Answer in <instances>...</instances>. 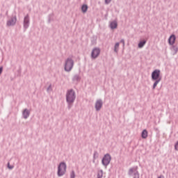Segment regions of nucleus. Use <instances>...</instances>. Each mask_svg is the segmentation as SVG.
Segmentation results:
<instances>
[{
	"label": "nucleus",
	"instance_id": "nucleus-2",
	"mask_svg": "<svg viewBox=\"0 0 178 178\" xmlns=\"http://www.w3.org/2000/svg\"><path fill=\"white\" fill-rule=\"evenodd\" d=\"M66 99L68 104H73V102H74V99H76V95L73 90H69L67 92Z\"/></svg>",
	"mask_w": 178,
	"mask_h": 178
},
{
	"label": "nucleus",
	"instance_id": "nucleus-25",
	"mask_svg": "<svg viewBox=\"0 0 178 178\" xmlns=\"http://www.w3.org/2000/svg\"><path fill=\"white\" fill-rule=\"evenodd\" d=\"M121 42L124 45V40H122Z\"/></svg>",
	"mask_w": 178,
	"mask_h": 178
},
{
	"label": "nucleus",
	"instance_id": "nucleus-15",
	"mask_svg": "<svg viewBox=\"0 0 178 178\" xmlns=\"http://www.w3.org/2000/svg\"><path fill=\"white\" fill-rule=\"evenodd\" d=\"M146 42H147V41H145V40L140 41L138 44V48H143V47H144V45H145Z\"/></svg>",
	"mask_w": 178,
	"mask_h": 178
},
{
	"label": "nucleus",
	"instance_id": "nucleus-11",
	"mask_svg": "<svg viewBox=\"0 0 178 178\" xmlns=\"http://www.w3.org/2000/svg\"><path fill=\"white\" fill-rule=\"evenodd\" d=\"M110 27L111 29H116L118 27V22L116 21H113L110 23Z\"/></svg>",
	"mask_w": 178,
	"mask_h": 178
},
{
	"label": "nucleus",
	"instance_id": "nucleus-24",
	"mask_svg": "<svg viewBox=\"0 0 178 178\" xmlns=\"http://www.w3.org/2000/svg\"><path fill=\"white\" fill-rule=\"evenodd\" d=\"M158 178H165V177H163V175H160Z\"/></svg>",
	"mask_w": 178,
	"mask_h": 178
},
{
	"label": "nucleus",
	"instance_id": "nucleus-16",
	"mask_svg": "<svg viewBox=\"0 0 178 178\" xmlns=\"http://www.w3.org/2000/svg\"><path fill=\"white\" fill-rule=\"evenodd\" d=\"M29 26V17H25L24 18V27H28Z\"/></svg>",
	"mask_w": 178,
	"mask_h": 178
},
{
	"label": "nucleus",
	"instance_id": "nucleus-12",
	"mask_svg": "<svg viewBox=\"0 0 178 178\" xmlns=\"http://www.w3.org/2000/svg\"><path fill=\"white\" fill-rule=\"evenodd\" d=\"M29 115H30V112L29 111H27V109H25L23 111V116H24V119H27V118H29Z\"/></svg>",
	"mask_w": 178,
	"mask_h": 178
},
{
	"label": "nucleus",
	"instance_id": "nucleus-7",
	"mask_svg": "<svg viewBox=\"0 0 178 178\" xmlns=\"http://www.w3.org/2000/svg\"><path fill=\"white\" fill-rule=\"evenodd\" d=\"M100 50L98 48H95L92 51V58L95 59V58L98 57V55H99Z\"/></svg>",
	"mask_w": 178,
	"mask_h": 178
},
{
	"label": "nucleus",
	"instance_id": "nucleus-13",
	"mask_svg": "<svg viewBox=\"0 0 178 178\" xmlns=\"http://www.w3.org/2000/svg\"><path fill=\"white\" fill-rule=\"evenodd\" d=\"M88 10V6L86 4L83 5L81 7V11L83 13H86L87 10Z\"/></svg>",
	"mask_w": 178,
	"mask_h": 178
},
{
	"label": "nucleus",
	"instance_id": "nucleus-9",
	"mask_svg": "<svg viewBox=\"0 0 178 178\" xmlns=\"http://www.w3.org/2000/svg\"><path fill=\"white\" fill-rule=\"evenodd\" d=\"M168 41L170 45H173L175 44V41H176V36H175V35H172Z\"/></svg>",
	"mask_w": 178,
	"mask_h": 178
},
{
	"label": "nucleus",
	"instance_id": "nucleus-20",
	"mask_svg": "<svg viewBox=\"0 0 178 178\" xmlns=\"http://www.w3.org/2000/svg\"><path fill=\"white\" fill-rule=\"evenodd\" d=\"M175 148L176 151H178V141L176 143V144L175 145Z\"/></svg>",
	"mask_w": 178,
	"mask_h": 178
},
{
	"label": "nucleus",
	"instance_id": "nucleus-8",
	"mask_svg": "<svg viewBox=\"0 0 178 178\" xmlns=\"http://www.w3.org/2000/svg\"><path fill=\"white\" fill-rule=\"evenodd\" d=\"M95 108H96V111H99V109L102 108V101L97 100L95 104Z\"/></svg>",
	"mask_w": 178,
	"mask_h": 178
},
{
	"label": "nucleus",
	"instance_id": "nucleus-18",
	"mask_svg": "<svg viewBox=\"0 0 178 178\" xmlns=\"http://www.w3.org/2000/svg\"><path fill=\"white\" fill-rule=\"evenodd\" d=\"M118 49H119V42L116 43L115 45V52H118Z\"/></svg>",
	"mask_w": 178,
	"mask_h": 178
},
{
	"label": "nucleus",
	"instance_id": "nucleus-6",
	"mask_svg": "<svg viewBox=\"0 0 178 178\" xmlns=\"http://www.w3.org/2000/svg\"><path fill=\"white\" fill-rule=\"evenodd\" d=\"M111 162V155L106 154L103 159H102V163L104 166H108Z\"/></svg>",
	"mask_w": 178,
	"mask_h": 178
},
{
	"label": "nucleus",
	"instance_id": "nucleus-17",
	"mask_svg": "<svg viewBox=\"0 0 178 178\" xmlns=\"http://www.w3.org/2000/svg\"><path fill=\"white\" fill-rule=\"evenodd\" d=\"M103 175H104V172L102 170L98 171L97 178H102Z\"/></svg>",
	"mask_w": 178,
	"mask_h": 178
},
{
	"label": "nucleus",
	"instance_id": "nucleus-19",
	"mask_svg": "<svg viewBox=\"0 0 178 178\" xmlns=\"http://www.w3.org/2000/svg\"><path fill=\"white\" fill-rule=\"evenodd\" d=\"M70 177L71 178H74L75 177V175H74V172L73 171L70 174Z\"/></svg>",
	"mask_w": 178,
	"mask_h": 178
},
{
	"label": "nucleus",
	"instance_id": "nucleus-3",
	"mask_svg": "<svg viewBox=\"0 0 178 178\" xmlns=\"http://www.w3.org/2000/svg\"><path fill=\"white\" fill-rule=\"evenodd\" d=\"M66 173V163H60L58 168V176H63Z\"/></svg>",
	"mask_w": 178,
	"mask_h": 178
},
{
	"label": "nucleus",
	"instance_id": "nucleus-4",
	"mask_svg": "<svg viewBox=\"0 0 178 178\" xmlns=\"http://www.w3.org/2000/svg\"><path fill=\"white\" fill-rule=\"evenodd\" d=\"M72 69H73V60L71 58H67L65 62V70L66 72H70Z\"/></svg>",
	"mask_w": 178,
	"mask_h": 178
},
{
	"label": "nucleus",
	"instance_id": "nucleus-21",
	"mask_svg": "<svg viewBox=\"0 0 178 178\" xmlns=\"http://www.w3.org/2000/svg\"><path fill=\"white\" fill-rule=\"evenodd\" d=\"M8 167L9 169H13V166H11L9 163H8Z\"/></svg>",
	"mask_w": 178,
	"mask_h": 178
},
{
	"label": "nucleus",
	"instance_id": "nucleus-14",
	"mask_svg": "<svg viewBox=\"0 0 178 178\" xmlns=\"http://www.w3.org/2000/svg\"><path fill=\"white\" fill-rule=\"evenodd\" d=\"M148 137V131L147 130H143L142 132V138H147Z\"/></svg>",
	"mask_w": 178,
	"mask_h": 178
},
{
	"label": "nucleus",
	"instance_id": "nucleus-1",
	"mask_svg": "<svg viewBox=\"0 0 178 178\" xmlns=\"http://www.w3.org/2000/svg\"><path fill=\"white\" fill-rule=\"evenodd\" d=\"M152 80H155V83L153 85V89L155 90L158 84L159 83V81H161V70H155L152 73Z\"/></svg>",
	"mask_w": 178,
	"mask_h": 178
},
{
	"label": "nucleus",
	"instance_id": "nucleus-22",
	"mask_svg": "<svg viewBox=\"0 0 178 178\" xmlns=\"http://www.w3.org/2000/svg\"><path fill=\"white\" fill-rule=\"evenodd\" d=\"M3 70V68L1 67H0V74L2 73V70Z\"/></svg>",
	"mask_w": 178,
	"mask_h": 178
},
{
	"label": "nucleus",
	"instance_id": "nucleus-10",
	"mask_svg": "<svg viewBox=\"0 0 178 178\" xmlns=\"http://www.w3.org/2000/svg\"><path fill=\"white\" fill-rule=\"evenodd\" d=\"M16 23V17L13 18L11 20L8 21L7 25L13 26Z\"/></svg>",
	"mask_w": 178,
	"mask_h": 178
},
{
	"label": "nucleus",
	"instance_id": "nucleus-23",
	"mask_svg": "<svg viewBox=\"0 0 178 178\" xmlns=\"http://www.w3.org/2000/svg\"><path fill=\"white\" fill-rule=\"evenodd\" d=\"M106 1V3H109V2H111V0H105Z\"/></svg>",
	"mask_w": 178,
	"mask_h": 178
},
{
	"label": "nucleus",
	"instance_id": "nucleus-5",
	"mask_svg": "<svg viewBox=\"0 0 178 178\" xmlns=\"http://www.w3.org/2000/svg\"><path fill=\"white\" fill-rule=\"evenodd\" d=\"M129 173L130 176H134V178H140V174L137 171V167L129 169Z\"/></svg>",
	"mask_w": 178,
	"mask_h": 178
}]
</instances>
